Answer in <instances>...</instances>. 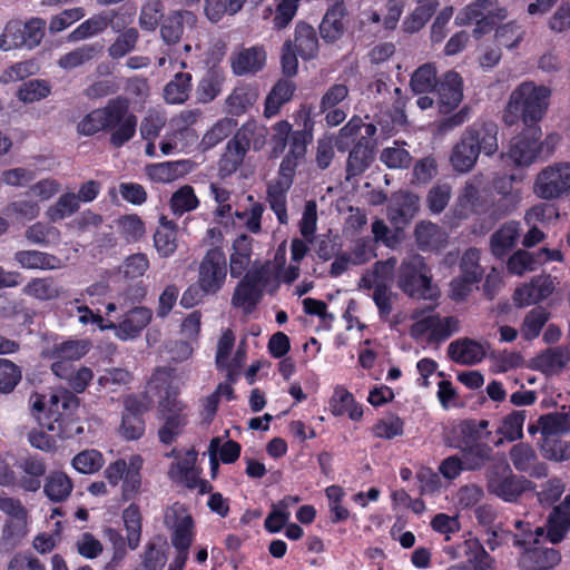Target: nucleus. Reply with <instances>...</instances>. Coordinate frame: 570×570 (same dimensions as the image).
<instances>
[{
  "mask_svg": "<svg viewBox=\"0 0 570 570\" xmlns=\"http://www.w3.org/2000/svg\"><path fill=\"white\" fill-rule=\"evenodd\" d=\"M137 124V116L130 111V100L117 96L109 99L104 107L87 114L78 122L77 129L83 136H94L99 131L108 132L110 145L120 148L135 137Z\"/></svg>",
  "mask_w": 570,
  "mask_h": 570,
  "instance_id": "obj_1",
  "label": "nucleus"
},
{
  "mask_svg": "<svg viewBox=\"0 0 570 570\" xmlns=\"http://www.w3.org/2000/svg\"><path fill=\"white\" fill-rule=\"evenodd\" d=\"M498 125L491 120H476L468 126L453 146L450 164L456 173L473 169L481 153L492 156L498 151Z\"/></svg>",
  "mask_w": 570,
  "mask_h": 570,
  "instance_id": "obj_2",
  "label": "nucleus"
},
{
  "mask_svg": "<svg viewBox=\"0 0 570 570\" xmlns=\"http://www.w3.org/2000/svg\"><path fill=\"white\" fill-rule=\"evenodd\" d=\"M550 95L551 90L548 87L522 82L510 95L503 121L508 126H513L519 120H522L525 127L539 126L548 109Z\"/></svg>",
  "mask_w": 570,
  "mask_h": 570,
  "instance_id": "obj_3",
  "label": "nucleus"
},
{
  "mask_svg": "<svg viewBox=\"0 0 570 570\" xmlns=\"http://www.w3.org/2000/svg\"><path fill=\"white\" fill-rule=\"evenodd\" d=\"M78 410L79 399L72 392L58 391L51 395L46 413L38 415L39 425L60 440L71 439L83 433Z\"/></svg>",
  "mask_w": 570,
  "mask_h": 570,
  "instance_id": "obj_4",
  "label": "nucleus"
},
{
  "mask_svg": "<svg viewBox=\"0 0 570 570\" xmlns=\"http://www.w3.org/2000/svg\"><path fill=\"white\" fill-rule=\"evenodd\" d=\"M399 288L412 298L433 299L438 291L432 286V276L424 258L414 255L405 258L397 273Z\"/></svg>",
  "mask_w": 570,
  "mask_h": 570,
  "instance_id": "obj_5",
  "label": "nucleus"
},
{
  "mask_svg": "<svg viewBox=\"0 0 570 570\" xmlns=\"http://www.w3.org/2000/svg\"><path fill=\"white\" fill-rule=\"evenodd\" d=\"M507 18V10L500 7L498 0H474L456 17L459 24L474 23L473 37H481L493 31L499 22Z\"/></svg>",
  "mask_w": 570,
  "mask_h": 570,
  "instance_id": "obj_6",
  "label": "nucleus"
},
{
  "mask_svg": "<svg viewBox=\"0 0 570 570\" xmlns=\"http://www.w3.org/2000/svg\"><path fill=\"white\" fill-rule=\"evenodd\" d=\"M122 404L119 434L127 441L139 440L145 434L144 416L154 405L153 396L147 392L131 393L124 397Z\"/></svg>",
  "mask_w": 570,
  "mask_h": 570,
  "instance_id": "obj_7",
  "label": "nucleus"
},
{
  "mask_svg": "<svg viewBox=\"0 0 570 570\" xmlns=\"http://www.w3.org/2000/svg\"><path fill=\"white\" fill-rule=\"evenodd\" d=\"M227 277V259L220 247L206 252L198 266L197 286L203 295H215L225 285Z\"/></svg>",
  "mask_w": 570,
  "mask_h": 570,
  "instance_id": "obj_8",
  "label": "nucleus"
},
{
  "mask_svg": "<svg viewBox=\"0 0 570 570\" xmlns=\"http://www.w3.org/2000/svg\"><path fill=\"white\" fill-rule=\"evenodd\" d=\"M570 191V163H556L542 169L534 181V193L542 199H556Z\"/></svg>",
  "mask_w": 570,
  "mask_h": 570,
  "instance_id": "obj_9",
  "label": "nucleus"
},
{
  "mask_svg": "<svg viewBox=\"0 0 570 570\" xmlns=\"http://www.w3.org/2000/svg\"><path fill=\"white\" fill-rule=\"evenodd\" d=\"M528 481L514 475L508 464L495 466L488 473L489 493L505 502H514L524 492Z\"/></svg>",
  "mask_w": 570,
  "mask_h": 570,
  "instance_id": "obj_10",
  "label": "nucleus"
},
{
  "mask_svg": "<svg viewBox=\"0 0 570 570\" xmlns=\"http://www.w3.org/2000/svg\"><path fill=\"white\" fill-rule=\"evenodd\" d=\"M540 126H529L512 138L509 156L518 166H529L540 157Z\"/></svg>",
  "mask_w": 570,
  "mask_h": 570,
  "instance_id": "obj_11",
  "label": "nucleus"
},
{
  "mask_svg": "<svg viewBox=\"0 0 570 570\" xmlns=\"http://www.w3.org/2000/svg\"><path fill=\"white\" fill-rule=\"evenodd\" d=\"M463 78L455 70L441 75L435 92L441 114L448 115L459 107L463 99Z\"/></svg>",
  "mask_w": 570,
  "mask_h": 570,
  "instance_id": "obj_12",
  "label": "nucleus"
},
{
  "mask_svg": "<svg viewBox=\"0 0 570 570\" xmlns=\"http://www.w3.org/2000/svg\"><path fill=\"white\" fill-rule=\"evenodd\" d=\"M19 471L18 487L26 492H37L47 473V463L39 454H28L16 462Z\"/></svg>",
  "mask_w": 570,
  "mask_h": 570,
  "instance_id": "obj_13",
  "label": "nucleus"
},
{
  "mask_svg": "<svg viewBox=\"0 0 570 570\" xmlns=\"http://www.w3.org/2000/svg\"><path fill=\"white\" fill-rule=\"evenodd\" d=\"M267 53L263 46L242 47L234 51L230 57V68L235 76L242 77L256 75L266 65Z\"/></svg>",
  "mask_w": 570,
  "mask_h": 570,
  "instance_id": "obj_14",
  "label": "nucleus"
},
{
  "mask_svg": "<svg viewBox=\"0 0 570 570\" xmlns=\"http://www.w3.org/2000/svg\"><path fill=\"white\" fill-rule=\"evenodd\" d=\"M153 313L149 308L138 306L124 314L119 323L109 321L107 327L115 331L116 336L121 341L132 340L139 336L141 331L150 323Z\"/></svg>",
  "mask_w": 570,
  "mask_h": 570,
  "instance_id": "obj_15",
  "label": "nucleus"
},
{
  "mask_svg": "<svg viewBox=\"0 0 570 570\" xmlns=\"http://www.w3.org/2000/svg\"><path fill=\"white\" fill-rule=\"evenodd\" d=\"M419 208V196L407 190H400L392 195L387 207V218L394 225H406L415 217Z\"/></svg>",
  "mask_w": 570,
  "mask_h": 570,
  "instance_id": "obj_16",
  "label": "nucleus"
},
{
  "mask_svg": "<svg viewBox=\"0 0 570 570\" xmlns=\"http://www.w3.org/2000/svg\"><path fill=\"white\" fill-rule=\"evenodd\" d=\"M117 12L115 10L102 11L94 14L89 19L81 22L68 36L69 41H80L87 38L102 33L109 26L114 31L118 32L124 27L118 21H115Z\"/></svg>",
  "mask_w": 570,
  "mask_h": 570,
  "instance_id": "obj_17",
  "label": "nucleus"
},
{
  "mask_svg": "<svg viewBox=\"0 0 570 570\" xmlns=\"http://www.w3.org/2000/svg\"><path fill=\"white\" fill-rule=\"evenodd\" d=\"M498 197L491 194L489 210H488V222L487 224L481 225V232L490 230L493 225L509 215L518 203L517 196L512 193V184L508 183L503 186L497 187Z\"/></svg>",
  "mask_w": 570,
  "mask_h": 570,
  "instance_id": "obj_18",
  "label": "nucleus"
},
{
  "mask_svg": "<svg viewBox=\"0 0 570 570\" xmlns=\"http://www.w3.org/2000/svg\"><path fill=\"white\" fill-rule=\"evenodd\" d=\"M547 540L558 544L570 531V493L549 513L546 521Z\"/></svg>",
  "mask_w": 570,
  "mask_h": 570,
  "instance_id": "obj_19",
  "label": "nucleus"
},
{
  "mask_svg": "<svg viewBox=\"0 0 570 570\" xmlns=\"http://www.w3.org/2000/svg\"><path fill=\"white\" fill-rule=\"evenodd\" d=\"M197 17L188 10L170 11L159 26V32L163 41L169 46L178 43L184 35L185 24L194 27Z\"/></svg>",
  "mask_w": 570,
  "mask_h": 570,
  "instance_id": "obj_20",
  "label": "nucleus"
},
{
  "mask_svg": "<svg viewBox=\"0 0 570 570\" xmlns=\"http://www.w3.org/2000/svg\"><path fill=\"white\" fill-rule=\"evenodd\" d=\"M446 353L452 362L469 366L481 363L487 356L483 345L469 337H460L451 342Z\"/></svg>",
  "mask_w": 570,
  "mask_h": 570,
  "instance_id": "obj_21",
  "label": "nucleus"
},
{
  "mask_svg": "<svg viewBox=\"0 0 570 570\" xmlns=\"http://www.w3.org/2000/svg\"><path fill=\"white\" fill-rule=\"evenodd\" d=\"M346 8L343 1L330 6L318 26L321 38L326 43H335L345 32Z\"/></svg>",
  "mask_w": 570,
  "mask_h": 570,
  "instance_id": "obj_22",
  "label": "nucleus"
},
{
  "mask_svg": "<svg viewBox=\"0 0 570 570\" xmlns=\"http://www.w3.org/2000/svg\"><path fill=\"white\" fill-rule=\"evenodd\" d=\"M552 292L553 284L550 276H537L529 284L514 291L513 301L519 307L529 306L548 298Z\"/></svg>",
  "mask_w": 570,
  "mask_h": 570,
  "instance_id": "obj_23",
  "label": "nucleus"
},
{
  "mask_svg": "<svg viewBox=\"0 0 570 570\" xmlns=\"http://www.w3.org/2000/svg\"><path fill=\"white\" fill-rule=\"evenodd\" d=\"M258 96L256 85L246 82L237 85L225 100L226 112L233 117L245 115L254 107Z\"/></svg>",
  "mask_w": 570,
  "mask_h": 570,
  "instance_id": "obj_24",
  "label": "nucleus"
},
{
  "mask_svg": "<svg viewBox=\"0 0 570 570\" xmlns=\"http://www.w3.org/2000/svg\"><path fill=\"white\" fill-rule=\"evenodd\" d=\"M523 552L520 558V566L523 569L534 568L535 570H551L561 560L559 550L541 546L521 547Z\"/></svg>",
  "mask_w": 570,
  "mask_h": 570,
  "instance_id": "obj_25",
  "label": "nucleus"
},
{
  "mask_svg": "<svg viewBox=\"0 0 570 570\" xmlns=\"http://www.w3.org/2000/svg\"><path fill=\"white\" fill-rule=\"evenodd\" d=\"M421 332H430V340L443 342L459 331V320L454 316L441 318L439 314L424 316L415 323Z\"/></svg>",
  "mask_w": 570,
  "mask_h": 570,
  "instance_id": "obj_26",
  "label": "nucleus"
},
{
  "mask_svg": "<svg viewBox=\"0 0 570 570\" xmlns=\"http://www.w3.org/2000/svg\"><path fill=\"white\" fill-rule=\"evenodd\" d=\"M225 79V71L222 67L216 65L209 67L197 83V101L212 102L222 92Z\"/></svg>",
  "mask_w": 570,
  "mask_h": 570,
  "instance_id": "obj_27",
  "label": "nucleus"
},
{
  "mask_svg": "<svg viewBox=\"0 0 570 570\" xmlns=\"http://www.w3.org/2000/svg\"><path fill=\"white\" fill-rule=\"evenodd\" d=\"M314 134L305 130H293L288 138V150L279 165L296 171L298 165L305 159L307 146L313 142Z\"/></svg>",
  "mask_w": 570,
  "mask_h": 570,
  "instance_id": "obj_28",
  "label": "nucleus"
},
{
  "mask_svg": "<svg viewBox=\"0 0 570 570\" xmlns=\"http://www.w3.org/2000/svg\"><path fill=\"white\" fill-rule=\"evenodd\" d=\"M294 49L303 60H311L318 53V38L315 29L305 21H298L294 32Z\"/></svg>",
  "mask_w": 570,
  "mask_h": 570,
  "instance_id": "obj_29",
  "label": "nucleus"
},
{
  "mask_svg": "<svg viewBox=\"0 0 570 570\" xmlns=\"http://www.w3.org/2000/svg\"><path fill=\"white\" fill-rule=\"evenodd\" d=\"M14 261L26 269H57L61 267V259L46 252L23 249L14 253Z\"/></svg>",
  "mask_w": 570,
  "mask_h": 570,
  "instance_id": "obj_30",
  "label": "nucleus"
},
{
  "mask_svg": "<svg viewBox=\"0 0 570 570\" xmlns=\"http://www.w3.org/2000/svg\"><path fill=\"white\" fill-rule=\"evenodd\" d=\"M330 410L334 416L347 414L353 421H360L363 409L355 402L354 395L342 386H337L330 400Z\"/></svg>",
  "mask_w": 570,
  "mask_h": 570,
  "instance_id": "obj_31",
  "label": "nucleus"
},
{
  "mask_svg": "<svg viewBox=\"0 0 570 570\" xmlns=\"http://www.w3.org/2000/svg\"><path fill=\"white\" fill-rule=\"evenodd\" d=\"M193 89L190 72H177L165 85L163 96L167 104L181 105L189 99Z\"/></svg>",
  "mask_w": 570,
  "mask_h": 570,
  "instance_id": "obj_32",
  "label": "nucleus"
},
{
  "mask_svg": "<svg viewBox=\"0 0 570 570\" xmlns=\"http://www.w3.org/2000/svg\"><path fill=\"white\" fill-rule=\"evenodd\" d=\"M440 77L433 62L419 66L410 77V89L414 95L435 92Z\"/></svg>",
  "mask_w": 570,
  "mask_h": 570,
  "instance_id": "obj_33",
  "label": "nucleus"
},
{
  "mask_svg": "<svg viewBox=\"0 0 570 570\" xmlns=\"http://www.w3.org/2000/svg\"><path fill=\"white\" fill-rule=\"evenodd\" d=\"M296 86L292 80L279 79L265 99L264 116L267 118L276 116L281 107L293 98Z\"/></svg>",
  "mask_w": 570,
  "mask_h": 570,
  "instance_id": "obj_34",
  "label": "nucleus"
},
{
  "mask_svg": "<svg viewBox=\"0 0 570 570\" xmlns=\"http://www.w3.org/2000/svg\"><path fill=\"white\" fill-rule=\"evenodd\" d=\"M519 236V224L509 222L495 230L490 239L492 254L498 258L507 256L514 247Z\"/></svg>",
  "mask_w": 570,
  "mask_h": 570,
  "instance_id": "obj_35",
  "label": "nucleus"
},
{
  "mask_svg": "<svg viewBox=\"0 0 570 570\" xmlns=\"http://www.w3.org/2000/svg\"><path fill=\"white\" fill-rule=\"evenodd\" d=\"M363 140L365 138L355 144L348 154L346 163L347 179L362 175L374 159L372 148H370L367 141Z\"/></svg>",
  "mask_w": 570,
  "mask_h": 570,
  "instance_id": "obj_36",
  "label": "nucleus"
},
{
  "mask_svg": "<svg viewBox=\"0 0 570 570\" xmlns=\"http://www.w3.org/2000/svg\"><path fill=\"white\" fill-rule=\"evenodd\" d=\"M72 489L71 479L62 471H52L45 479L43 492L52 502L66 501Z\"/></svg>",
  "mask_w": 570,
  "mask_h": 570,
  "instance_id": "obj_37",
  "label": "nucleus"
},
{
  "mask_svg": "<svg viewBox=\"0 0 570 570\" xmlns=\"http://www.w3.org/2000/svg\"><path fill=\"white\" fill-rule=\"evenodd\" d=\"M229 257V271L233 278H239L252 262V244L247 236L238 237L233 244Z\"/></svg>",
  "mask_w": 570,
  "mask_h": 570,
  "instance_id": "obj_38",
  "label": "nucleus"
},
{
  "mask_svg": "<svg viewBox=\"0 0 570 570\" xmlns=\"http://www.w3.org/2000/svg\"><path fill=\"white\" fill-rule=\"evenodd\" d=\"M154 246L161 258H168L177 249V230L171 222L165 217L160 219V226L154 234Z\"/></svg>",
  "mask_w": 570,
  "mask_h": 570,
  "instance_id": "obj_39",
  "label": "nucleus"
},
{
  "mask_svg": "<svg viewBox=\"0 0 570 570\" xmlns=\"http://www.w3.org/2000/svg\"><path fill=\"white\" fill-rule=\"evenodd\" d=\"M141 469L142 459L140 455H132L129 459V470L125 473V478L121 481V500L132 501L140 493L141 489Z\"/></svg>",
  "mask_w": 570,
  "mask_h": 570,
  "instance_id": "obj_40",
  "label": "nucleus"
},
{
  "mask_svg": "<svg viewBox=\"0 0 570 570\" xmlns=\"http://www.w3.org/2000/svg\"><path fill=\"white\" fill-rule=\"evenodd\" d=\"M488 426L489 422L487 420H462L455 428L458 435L456 448L483 443L481 440L483 439V432Z\"/></svg>",
  "mask_w": 570,
  "mask_h": 570,
  "instance_id": "obj_41",
  "label": "nucleus"
},
{
  "mask_svg": "<svg viewBox=\"0 0 570 570\" xmlns=\"http://www.w3.org/2000/svg\"><path fill=\"white\" fill-rule=\"evenodd\" d=\"M466 471L481 470L491 460L492 448L483 442L458 448Z\"/></svg>",
  "mask_w": 570,
  "mask_h": 570,
  "instance_id": "obj_42",
  "label": "nucleus"
},
{
  "mask_svg": "<svg viewBox=\"0 0 570 570\" xmlns=\"http://www.w3.org/2000/svg\"><path fill=\"white\" fill-rule=\"evenodd\" d=\"M263 295L264 292L259 288L239 281L232 296V305L234 307L242 308L245 314H250L259 304Z\"/></svg>",
  "mask_w": 570,
  "mask_h": 570,
  "instance_id": "obj_43",
  "label": "nucleus"
},
{
  "mask_svg": "<svg viewBox=\"0 0 570 570\" xmlns=\"http://www.w3.org/2000/svg\"><path fill=\"white\" fill-rule=\"evenodd\" d=\"M195 523L190 514L184 515L179 519L171 533V544L177 552L189 553V548L195 539Z\"/></svg>",
  "mask_w": 570,
  "mask_h": 570,
  "instance_id": "obj_44",
  "label": "nucleus"
},
{
  "mask_svg": "<svg viewBox=\"0 0 570 570\" xmlns=\"http://www.w3.org/2000/svg\"><path fill=\"white\" fill-rule=\"evenodd\" d=\"M541 435H559L570 432V410L542 414L538 419Z\"/></svg>",
  "mask_w": 570,
  "mask_h": 570,
  "instance_id": "obj_45",
  "label": "nucleus"
},
{
  "mask_svg": "<svg viewBox=\"0 0 570 570\" xmlns=\"http://www.w3.org/2000/svg\"><path fill=\"white\" fill-rule=\"evenodd\" d=\"M246 155L247 151L228 140L218 160L219 177L225 179L234 175L243 165Z\"/></svg>",
  "mask_w": 570,
  "mask_h": 570,
  "instance_id": "obj_46",
  "label": "nucleus"
},
{
  "mask_svg": "<svg viewBox=\"0 0 570 570\" xmlns=\"http://www.w3.org/2000/svg\"><path fill=\"white\" fill-rule=\"evenodd\" d=\"M166 17L161 0H146L139 12L138 23L145 31H155Z\"/></svg>",
  "mask_w": 570,
  "mask_h": 570,
  "instance_id": "obj_47",
  "label": "nucleus"
},
{
  "mask_svg": "<svg viewBox=\"0 0 570 570\" xmlns=\"http://www.w3.org/2000/svg\"><path fill=\"white\" fill-rule=\"evenodd\" d=\"M122 520L127 531V543L129 549L135 550L138 548L141 538V522L142 517L140 508L136 503H130L122 511Z\"/></svg>",
  "mask_w": 570,
  "mask_h": 570,
  "instance_id": "obj_48",
  "label": "nucleus"
},
{
  "mask_svg": "<svg viewBox=\"0 0 570 570\" xmlns=\"http://www.w3.org/2000/svg\"><path fill=\"white\" fill-rule=\"evenodd\" d=\"M27 518L10 519L2 529L0 540V550L11 552L14 550L26 535Z\"/></svg>",
  "mask_w": 570,
  "mask_h": 570,
  "instance_id": "obj_49",
  "label": "nucleus"
},
{
  "mask_svg": "<svg viewBox=\"0 0 570 570\" xmlns=\"http://www.w3.org/2000/svg\"><path fill=\"white\" fill-rule=\"evenodd\" d=\"M540 451L547 460L566 461L570 459V442L559 435H541Z\"/></svg>",
  "mask_w": 570,
  "mask_h": 570,
  "instance_id": "obj_50",
  "label": "nucleus"
},
{
  "mask_svg": "<svg viewBox=\"0 0 570 570\" xmlns=\"http://www.w3.org/2000/svg\"><path fill=\"white\" fill-rule=\"evenodd\" d=\"M146 392L148 395H150V393L158 395L159 399L168 394H179L178 389L173 385V375L170 368L157 367L147 382Z\"/></svg>",
  "mask_w": 570,
  "mask_h": 570,
  "instance_id": "obj_51",
  "label": "nucleus"
},
{
  "mask_svg": "<svg viewBox=\"0 0 570 570\" xmlns=\"http://www.w3.org/2000/svg\"><path fill=\"white\" fill-rule=\"evenodd\" d=\"M119 32L108 48V53L112 59H120L130 53L139 40V31L135 27L125 28Z\"/></svg>",
  "mask_w": 570,
  "mask_h": 570,
  "instance_id": "obj_52",
  "label": "nucleus"
},
{
  "mask_svg": "<svg viewBox=\"0 0 570 570\" xmlns=\"http://www.w3.org/2000/svg\"><path fill=\"white\" fill-rule=\"evenodd\" d=\"M87 353L85 344L79 341H65L56 343L45 351L46 358L68 360L71 362L80 360Z\"/></svg>",
  "mask_w": 570,
  "mask_h": 570,
  "instance_id": "obj_53",
  "label": "nucleus"
},
{
  "mask_svg": "<svg viewBox=\"0 0 570 570\" xmlns=\"http://www.w3.org/2000/svg\"><path fill=\"white\" fill-rule=\"evenodd\" d=\"M51 94V85L46 79H31L24 81L17 91V98L31 104L47 98Z\"/></svg>",
  "mask_w": 570,
  "mask_h": 570,
  "instance_id": "obj_54",
  "label": "nucleus"
},
{
  "mask_svg": "<svg viewBox=\"0 0 570 570\" xmlns=\"http://www.w3.org/2000/svg\"><path fill=\"white\" fill-rule=\"evenodd\" d=\"M117 226L120 236L129 244L139 242L146 233L145 223L137 214L120 216Z\"/></svg>",
  "mask_w": 570,
  "mask_h": 570,
  "instance_id": "obj_55",
  "label": "nucleus"
},
{
  "mask_svg": "<svg viewBox=\"0 0 570 570\" xmlns=\"http://www.w3.org/2000/svg\"><path fill=\"white\" fill-rule=\"evenodd\" d=\"M373 434L376 438L392 440L404 433V421L395 413H387L374 424Z\"/></svg>",
  "mask_w": 570,
  "mask_h": 570,
  "instance_id": "obj_56",
  "label": "nucleus"
},
{
  "mask_svg": "<svg viewBox=\"0 0 570 570\" xmlns=\"http://www.w3.org/2000/svg\"><path fill=\"white\" fill-rule=\"evenodd\" d=\"M550 314L542 306L532 308L524 317L522 324V335L525 340L531 341L538 337L549 320Z\"/></svg>",
  "mask_w": 570,
  "mask_h": 570,
  "instance_id": "obj_57",
  "label": "nucleus"
},
{
  "mask_svg": "<svg viewBox=\"0 0 570 570\" xmlns=\"http://www.w3.org/2000/svg\"><path fill=\"white\" fill-rule=\"evenodd\" d=\"M24 293L39 301H50L59 296V288L53 278H32L24 287Z\"/></svg>",
  "mask_w": 570,
  "mask_h": 570,
  "instance_id": "obj_58",
  "label": "nucleus"
},
{
  "mask_svg": "<svg viewBox=\"0 0 570 570\" xmlns=\"http://www.w3.org/2000/svg\"><path fill=\"white\" fill-rule=\"evenodd\" d=\"M198 204L199 202L194 188L189 185L180 187L170 198V209L175 215H183L184 213L194 210L197 208Z\"/></svg>",
  "mask_w": 570,
  "mask_h": 570,
  "instance_id": "obj_59",
  "label": "nucleus"
},
{
  "mask_svg": "<svg viewBox=\"0 0 570 570\" xmlns=\"http://www.w3.org/2000/svg\"><path fill=\"white\" fill-rule=\"evenodd\" d=\"M21 379V367L8 358L0 357V393H11Z\"/></svg>",
  "mask_w": 570,
  "mask_h": 570,
  "instance_id": "obj_60",
  "label": "nucleus"
},
{
  "mask_svg": "<svg viewBox=\"0 0 570 570\" xmlns=\"http://www.w3.org/2000/svg\"><path fill=\"white\" fill-rule=\"evenodd\" d=\"M186 161H165L147 166V174L151 180L158 183H170L179 177V169Z\"/></svg>",
  "mask_w": 570,
  "mask_h": 570,
  "instance_id": "obj_61",
  "label": "nucleus"
},
{
  "mask_svg": "<svg viewBox=\"0 0 570 570\" xmlns=\"http://www.w3.org/2000/svg\"><path fill=\"white\" fill-rule=\"evenodd\" d=\"M24 235L32 244L48 246L59 239L60 233L55 226L37 222L26 229Z\"/></svg>",
  "mask_w": 570,
  "mask_h": 570,
  "instance_id": "obj_62",
  "label": "nucleus"
},
{
  "mask_svg": "<svg viewBox=\"0 0 570 570\" xmlns=\"http://www.w3.org/2000/svg\"><path fill=\"white\" fill-rule=\"evenodd\" d=\"M104 456L98 450H85L72 459V466L83 474H92L104 465Z\"/></svg>",
  "mask_w": 570,
  "mask_h": 570,
  "instance_id": "obj_63",
  "label": "nucleus"
},
{
  "mask_svg": "<svg viewBox=\"0 0 570 570\" xmlns=\"http://www.w3.org/2000/svg\"><path fill=\"white\" fill-rule=\"evenodd\" d=\"M159 419L163 421V425L158 430V439L164 445L173 444L184 433L188 424V419L183 417L169 416Z\"/></svg>",
  "mask_w": 570,
  "mask_h": 570,
  "instance_id": "obj_64",
  "label": "nucleus"
}]
</instances>
